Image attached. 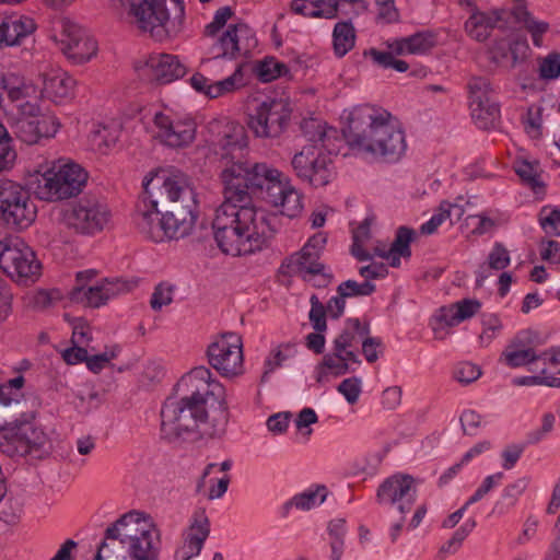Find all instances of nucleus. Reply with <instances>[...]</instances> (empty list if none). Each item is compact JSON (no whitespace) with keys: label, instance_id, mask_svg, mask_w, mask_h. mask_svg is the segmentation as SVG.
<instances>
[{"label":"nucleus","instance_id":"nucleus-1","mask_svg":"<svg viewBox=\"0 0 560 560\" xmlns=\"http://www.w3.org/2000/svg\"><path fill=\"white\" fill-rule=\"evenodd\" d=\"M179 397H168L161 409V433L168 441L215 438L224 433L229 407L224 387L206 366L184 375Z\"/></svg>","mask_w":560,"mask_h":560},{"label":"nucleus","instance_id":"nucleus-2","mask_svg":"<svg viewBox=\"0 0 560 560\" xmlns=\"http://www.w3.org/2000/svg\"><path fill=\"white\" fill-rule=\"evenodd\" d=\"M133 220L153 242L188 236L198 218L192 179L180 171L162 172L143 183Z\"/></svg>","mask_w":560,"mask_h":560},{"label":"nucleus","instance_id":"nucleus-3","mask_svg":"<svg viewBox=\"0 0 560 560\" xmlns=\"http://www.w3.org/2000/svg\"><path fill=\"white\" fill-rule=\"evenodd\" d=\"M212 231L222 253L248 255L267 247L279 231V217L256 208L245 185L224 186Z\"/></svg>","mask_w":560,"mask_h":560},{"label":"nucleus","instance_id":"nucleus-4","mask_svg":"<svg viewBox=\"0 0 560 560\" xmlns=\"http://www.w3.org/2000/svg\"><path fill=\"white\" fill-rule=\"evenodd\" d=\"M390 114L380 113L370 105L354 107L348 116L343 136L352 150L395 162L406 151L404 131L390 120Z\"/></svg>","mask_w":560,"mask_h":560},{"label":"nucleus","instance_id":"nucleus-5","mask_svg":"<svg viewBox=\"0 0 560 560\" xmlns=\"http://www.w3.org/2000/svg\"><path fill=\"white\" fill-rule=\"evenodd\" d=\"M160 532L150 516L130 511L108 526L94 560H159Z\"/></svg>","mask_w":560,"mask_h":560},{"label":"nucleus","instance_id":"nucleus-6","mask_svg":"<svg viewBox=\"0 0 560 560\" xmlns=\"http://www.w3.org/2000/svg\"><path fill=\"white\" fill-rule=\"evenodd\" d=\"M217 133L212 140L214 152L222 164L221 179L224 186L246 185L260 163L250 164L246 159L247 135L245 128L236 122L211 125Z\"/></svg>","mask_w":560,"mask_h":560},{"label":"nucleus","instance_id":"nucleus-7","mask_svg":"<svg viewBox=\"0 0 560 560\" xmlns=\"http://www.w3.org/2000/svg\"><path fill=\"white\" fill-rule=\"evenodd\" d=\"M121 3L136 26L159 42L174 37L183 30V0H121Z\"/></svg>","mask_w":560,"mask_h":560},{"label":"nucleus","instance_id":"nucleus-8","mask_svg":"<svg viewBox=\"0 0 560 560\" xmlns=\"http://www.w3.org/2000/svg\"><path fill=\"white\" fill-rule=\"evenodd\" d=\"M279 177L278 170L271 168L267 164H259L245 187L252 197L261 194L266 202L281 209V214L290 219L296 218L303 211V196L294 187L280 180Z\"/></svg>","mask_w":560,"mask_h":560},{"label":"nucleus","instance_id":"nucleus-9","mask_svg":"<svg viewBox=\"0 0 560 560\" xmlns=\"http://www.w3.org/2000/svg\"><path fill=\"white\" fill-rule=\"evenodd\" d=\"M88 180V173L72 162L56 164L36 176L34 194L45 201H60L78 196Z\"/></svg>","mask_w":560,"mask_h":560},{"label":"nucleus","instance_id":"nucleus-10","mask_svg":"<svg viewBox=\"0 0 560 560\" xmlns=\"http://www.w3.org/2000/svg\"><path fill=\"white\" fill-rule=\"evenodd\" d=\"M37 209L28 189L11 179H0V223L10 230L28 228Z\"/></svg>","mask_w":560,"mask_h":560},{"label":"nucleus","instance_id":"nucleus-11","mask_svg":"<svg viewBox=\"0 0 560 560\" xmlns=\"http://www.w3.org/2000/svg\"><path fill=\"white\" fill-rule=\"evenodd\" d=\"M110 215L107 205L100 198L84 196L63 211V222L77 233L92 235L105 229Z\"/></svg>","mask_w":560,"mask_h":560},{"label":"nucleus","instance_id":"nucleus-12","mask_svg":"<svg viewBox=\"0 0 560 560\" xmlns=\"http://www.w3.org/2000/svg\"><path fill=\"white\" fill-rule=\"evenodd\" d=\"M291 114L287 100L268 98L248 115L247 126L258 138H278L288 128Z\"/></svg>","mask_w":560,"mask_h":560},{"label":"nucleus","instance_id":"nucleus-13","mask_svg":"<svg viewBox=\"0 0 560 560\" xmlns=\"http://www.w3.org/2000/svg\"><path fill=\"white\" fill-rule=\"evenodd\" d=\"M0 268L19 282H34L40 275L42 265L35 253L24 243L0 242Z\"/></svg>","mask_w":560,"mask_h":560},{"label":"nucleus","instance_id":"nucleus-14","mask_svg":"<svg viewBox=\"0 0 560 560\" xmlns=\"http://www.w3.org/2000/svg\"><path fill=\"white\" fill-rule=\"evenodd\" d=\"M209 364L222 376H235L243 371L241 338L234 334H223L207 349Z\"/></svg>","mask_w":560,"mask_h":560},{"label":"nucleus","instance_id":"nucleus-15","mask_svg":"<svg viewBox=\"0 0 560 560\" xmlns=\"http://www.w3.org/2000/svg\"><path fill=\"white\" fill-rule=\"evenodd\" d=\"M60 24V36L57 39L60 50L75 63L89 61L96 54V42L69 19H62Z\"/></svg>","mask_w":560,"mask_h":560},{"label":"nucleus","instance_id":"nucleus-16","mask_svg":"<svg viewBox=\"0 0 560 560\" xmlns=\"http://www.w3.org/2000/svg\"><path fill=\"white\" fill-rule=\"evenodd\" d=\"M468 89L472 117L480 122V127L488 128L500 117V107L493 98L491 83L485 77H472Z\"/></svg>","mask_w":560,"mask_h":560},{"label":"nucleus","instance_id":"nucleus-17","mask_svg":"<svg viewBox=\"0 0 560 560\" xmlns=\"http://www.w3.org/2000/svg\"><path fill=\"white\" fill-rule=\"evenodd\" d=\"M153 124L159 130L155 138L171 148L187 147L196 137V124L191 119L174 121L160 112L155 114Z\"/></svg>","mask_w":560,"mask_h":560},{"label":"nucleus","instance_id":"nucleus-18","mask_svg":"<svg viewBox=\"0 0 560 560\" xmlns=\"http://www.w3.org/2000/svg\"><path fill=\"white\" fill-rule=\"evenodd\" d=\"M249 33V27L244 23L229 25L211 47L213 58L236 59L240 56H245L249 51V45L243 44L241 38Z\"/></svg>","mask_w":560,"mask_h":560},{"label":"nucleus","instance_id":"nucleus-19","mask_svg":"<svg viewBox=\"0 0 560 560\" xmlns=\"http://www.w3.org/2000/svg\"><path fill=\"white\" fill-rule=\"evenodd\" d=\"M387 51H382L376 48H370L364 51L365 57H370L373 63L377 67L388 69L392 68L398 72H406L409 69V63L401 59H396L395 56H402L409 54V45L407 37L395 38L385 43Z\"/></svg>","mask_w":560,"mask_h":560},{"label":"nucleus","instance_id":"nucleus-20","mask_svg":"<svg viewBox=\"0 0 560 560\" xmlns=\"http://www.w3.org/2000/svg\"><path fill=\"white\" fill-rule=\"evenodd\" d=\"M505 15V9H494L490 12H482L477 7H474L470 16L465 23V31L471 38L478 42H485L489 38L491 31L499 22H506Z\"/></svg>","mask_w":560,"mask_h":560},{"label":"nucleus","instance_id":"nucleus-21","mask_svg":"<svg viewBox=\"0 0 560 560\" xmlns=\"http://www.w3.org/2000/svg\"><path fill=\"white\" fill-rule=\"evenodd\" d=\"M152 80L166 84L185 75L186 68L176 56L161 54L151 56L147 62Z\"/></svg>","mask_w":560,"mask_h":560},{"label":"nucleus","instance_id":"nucleus-22","mask_svg":"<svg viewBox=\"0 0 560 560\" xmlns=\"http://www.w3.org/2000/svg\"><path fill=\"white\" fill-rule=\"evenodd\" d=\"M415 493V479L410 475L397 474L384 480L378 487L376 497L381 503L394 504Z\"/></svg>","mask_w":560,"mask_h":560},{"label":"nucleus","instance_id":"nucleus-23","mask_svg":"<svg viewBox=\"0 0 560 560\" xmlns=\"http://www.w3.org/2000/svg\"><path fill=\"white\" fill-rule=\"evenodd\" d=\"M36 30L33 19L27 16H8L0 23V47L20 45L23 38Z\"/></svg>","mask_w":560,"mask_h":560},{"label":"nucleus","instance_id":"nucleus-24","mask_svg":"<svg viewBox=\"0 0 560 560\" xmlns=\"http://www.w3.org/2000/svg\"><path fill=\"white\" fill-rule=\"evenodd\" d=\"M320 255L314 249L303 246L300 252L290 256L288 268L292 272L301 275L303 280H311L307 275L320 273L325 269L324 264L319 261Z\"/></svg>","mask_w":560,"mask_h":560},{"label":"nucleus","instance_id":"nucleus-25","mask_svg":"<svg viewBox=\"0 0 560 560\" xmlns=\"http://www.w3.org/2000/svg\"><path fill=\"white\" fill-rule=\"evenodd\" d=\"M368 335H370L369 323L362 325L359 318H349L345 329L334 340V350L343 353L358 342L357 337L363 338Z\"/></svg>","mask_w":560,"mask_h":560},{"label":"nucleus","instance_id":"nucleus-26","mask_svg":"<svg viewBox=\"0 0 560 560\" xmlns=\"http://www.w3.org/2000/svg\"><path fill=\"white\" fill-rule=\"evenodd\" d=\"M480 306L481 303L478 300H462L454 303L448 310L443 307L441 310V320L447 326L453 327L472 317L479 311Z\"/></svg>","mask_w":560,"mask_h":560},{"label":"nucleus","instance_id":"nucleus-27","mask_svg":"<svg viewBox=\"0 0 560 560\" xmlns=\"http://www.w3.org/2000/svg\"><path fill=\"white\" fill-rule=\"evenodd\" d=\"M20 438L18 419L13 417L10 424L0 429V451L10 457L25 456L26 448H23L24 444L21 443Z\"/></svg>","mask_w":560,"mask_h":560},{"label":"nucleus","instance_id":"nucleus-28","mask_svg":"<svg viewBox=\"0 0 560 560\" xmlns=\"http://www.w3.org/2000/svg\"><path fill=\"white\" fill-rule=\"evenodd\" d=\"M74 85L75 80L66 72L44 74V90L55 101L70 96Z\"/></svg>","mask_w":560,"mask_h":560},{"label":"nucleus","instance_id":"nucleus-29","mask_svg":"<svg viewBox=\"0 0 560 560\" xmlns=\"http://www.w3.org/2000/svg\"><path fill=\"white\" fill-rule=\"evenodd\" d=\"M210 528L207 517L195 520V523L188 529L186 537V548L184 560H190L194 556L199 555L205 540L209 536Z\"/></svg>","mask_w":560,"mask_h":560},{"label":"nucleus","instance_id":"nucleus-30","mask_svg":"<svg viewBox=\"0 0 560 560\" xmlns=\"http://www.w3.org/2000/svg\"><path fill=\"white\" fill-rule=\"evenodd\" d=\"M104 292L103 283L89 288H84V285H75L70 291L69 296L72 302L82 304L83 306L100 307L108 301Z\"/></svg>","mask_w":560,"mask_h":560},{"label":"nucleus","instance_id":"nucleus-31","mask_svg":"<svg viewBox=\"0 0 560 560\" xmlns=\"http://www.w3.org/2000/svg\"><path fill=\"white\" fill-rule=\"evenodd\" d=\"M18 428L21 443L24 444L23 448H26V455L40 451L47 443V435L34 423L18 420Z\"/></svg>","mask_w":560,"mask_h":560},{"label":"nucleus","instance_id":"nucleus-32","mask_svg":"<svg viewBox=\"0 0 560 560\" xmlns=\"http://www.w3.org/2000/svg\"><path fill=\"white\" fill-rule=\"evenodd\" d=\"M522 341L514 339L502 352L505 363L511 368H520L542 359L533 348H521Z\"/></svg>","mask_w":560,"mask_h":560},{"label":"nucleus","instance_id":"nucleus-33","mask_svg":"<svg viewBox=\"0 0 560 560\" xmlns=\"http://www.w3.org/2000/svg\"><path fill=\"white\" fill-rule=\"evenodd\" d=\"M415 236V230L407 226H399L390 248L388 250H377V256L389 259L390 254H398V256L409 258L411 256L410 243L413 241Z\"/></svg>","mask_w":560,"mask_h":560},{"label":"nucleus","instance_id":"nucleus-34","mask_svg":"<svg viewBox=\"0 0 560 560\" xmlns=\"http://www.w3.org/2000/svg\"><path fill=\"white\" fill-rule=\"evenodd\" d=\"M334 49L339 57L345 56L354 46L355 32L351 22H338L335 25Z\"/></svg>","mask_w":560,"mask_h":560},{"label":"nucleus","instance_id":"nucleus-35","mask_svg":"<svg viewBox=\"0 0 560 560\" xmlns=\"http://www.w3.org/2000/svg\"><path fill=\"white\" fill-rule=\"evenodd\" d=\"M410 55H425L436 46L438 35L432 30L417 32L407 36Z\"/></svg>","mask_w":560,"mask_h":560},{"label":"nucleus","instance_id":"nucleus-36","mask_svg":"<svg viewBox=\"0 0 560 560\" xmlns=\"http://www.w3.org/2000/svg\"><path fill=\"white\" fill-rule=\"evenodd\" d=\"M332 162L325 155L314 159L312 172L307 182L314 187L326 186L332 177Z\"/></svg>","mask_w":560,"mask_h":560},{"label":"nucleus","instance_id":"nucleus-37","mask_svg":"<svg viewBox=\"0 0 560 560\" xmlns=\"http://www.w3.org/2000/svg\"><path fill=\"white\" fill-rule=\"evenodd\" d=\"M242 66H238L234 73L229 78L211 83L207 89V96L217 98L228 93H232L243 85Z\"/></svg>","mask_w":560,"mask_h":560},{"label":"nucleus","instance_id":"nucleus-38","mask_svg":"<svg viewBox=\"0 0 560 560\" xmlns=\"http://www.w3.org/2000/svg\"><path fill=\"white\" fill-rule=\"evenodd\" d=\"M318 495L320 497V503L326 500L327 489L325 486H317L314 491H306L294 495L291 501L285 503L284 510L288 512L291 506L301 510H310L315 505Z\"/></svg>","mask_w":560,"mask_h":560},{"label":"nucleus","instance_id":"nucleus-39","mask_svg":"<svg viewBox=\"0 0 560 560\" xmlns=\"http://www.w3.org/2000/svg\"><path fill=\"white\" fill-rule=\"evenodd\" d=\"M289 72L288 67L275 58H266L256 66V73L261 82H270Z\"/></svg>","mask_w":560,"mask_h":560},{"label":"nucleus","instance_id":"nucleus-40","mask_svg":"<svg viewBox=\"0 0 560 560\" xmlns=\"http://www.w3.org/2000/svg\"><path fill=\"white\" fill-rule=\"evenodd\" d=\"M453 210L458 212L457 220H459L464 213L463 208L457 205L442 202L440 206V212L434 214L428 222L422 224L420 232L425 235L433 234L446 218H451Z\"/></svg>","mask_w":560,"mask_h":560},{"label":"nucleus","instance_id":"nucleus-41","mask_svg":"<svg viewBox=\"0 0 560 560\" xmlns=\"http://www.w3.org/2000/svg\"><path fill=\"white\" fill-rule=\"evenodd\" d=\"M13 133L26 144H35L38 142L36 133L35 118L19 117L11 126Z\"/></svg>","mask_w":560,"mask_h":560},{"label":"nucleus","instance_id":"nucleus-42","mask_svg":"<svg viewBox=\"0 0 560 560\" xmlns=\"http://www.w3.org/2000/svg\"><path fill=\"white\" fill-rule=\"evenodd\" d=\"M319 377L318 381L322 380V375L325 374V370L330 371L335 376H340L346 374L349 371V364L345 362L342 353H338V351L334 350L332 353H327L323 357V360L319 364Z\"/></svg>","mask_w":560,"mask_h":560},{"label":"nucleus","instance_id":"nucleus-43","mask_svg":"<svg viewBox=\"0 0 560 560\" xmlns=\"http://www.w3.org/2000/svg\"><path fill=\"white\" fill-rule=\"evenodd\" d=\"M9 387H0V429L10 424V420L20 410V400L9 396Z\"/></svg>","mask_w":560,"mask_h":560},{"label":"nucleus","instance_id":"nucleus-44","mask_svg":"<svg viewBox=\"0 0 560 560\" xmlns=\"http://www.w3.org/2000/svg\"><path fill=\"white\" fill-rule=\"evenodd\" d=\"M374 291L375 284L370 281L358 283L354 280H347L341 282L337 288V293L342 294V296H346V299L352 296H368L371 295Z\"/></svg>","mask_w":560,"mask_h":560},{"label":"nucleus","instance_id":"nucleus-45","mask_svg":"<svg viewBox=\"0 0 560 560\" xmlns=\"http://www.w3.org/2000/svg\"><path fill=\"white\" fill-rule=\"evenodd\" d=\"M539 77L544 80H555L560 77V54L550 52L539 65Z\"/></svg>","mask_w":560,"mask_h":560},{"label":"nucleus","instance_id":"nucleus-46","mask_svg":"<svg viewBox=\"0 0 560 560\" xmlns=\"http://www.w3.org/2000/svg\"><path fill=\"white\" fill-rule=\"evenodd\" d=\"M310 302H311V306H312L311 311H310V315H308L310 320L312 322L313 328L315 331L323 332L327 328V324H326L327 310L315 294H313L311 296Z\"/></svg>","mask_w":560,"mask_h":560},{"label":"nucleus","instance_id":"nucleus-47","mask_svg":"<svg viewBox=\"0 0 560 560\" xmlns=\"http://www.w3.org/2000/svg\"><path fill=\"white\" fill-rule=\"evenodd\" d=\"M294 343H283L280 345L273 352V355L271 359H268L265 363V371L261 375V382H266L268 375L278 366H281L283 361H285L289 358L290 350L294 349Z\"/></svg>","mask_w":560,"mask_h":560},{"label":"nucleus","instance_id":"nucleus-48","mask_svg":"<svg viewBox=\"0 0 560 560\" xmlns=\"http://www.w3.org/2000/svg\"><path fill=\"white\" fill-rule=\"evenodd\" d=\"M174 287L166 283H160L155 287L150 300V305L154 311H160L163 306L168 305L173 301Z\"/></svg>","mask_w":560,"mask_h":560},{"label":"nucleus","instance_id":"nucleus-49","mask_svg":"<svg viewBox=\"0 0 560 560\" xmlns=\"http://www.w3.org/2000/svg\"><path fill=\"white\" fill-rule=\"evenodd\" d=\"M35 125L38 141L42 138L54 137L60 127L57 118L50 115H42L40 117L35 118Z\"/></svg>","mask_w":560,"mask_h":560},{"label":"nucleus","instance_id":"nucleus-50","mask_svg":"<svg viewBox=\"0 0 560 560\" xmlns=\"http://www.w3.org/2000/svg\"><path fill=\"white\" fill-rule=\"evenodd\" d=\"M310 3L313 7L311 18L332 19L337 15L338 0H315Z\"/></svg>","mask_w":560,"mask_h":560},{"label":"nucleus","instance_id":"nucleus-51","mask_svg":"<svg viewBox=\"0 0 560 560\" xmlns=\"http://www.w3.org/2000/svg\"><path fill=\"white\" fill-rule=\"evenodd\" d=\"M314 159L315 158L310 156L304 151H301L293 156L291 164L300 178L304 180L308 179L310 174L312 172Z\"/></svg>","mask_w":560,"mask_h":560},{"label":"nucleus","instance_id":"nucleus-52","mask_svg":"<svg viewBox=\"0 0 560 560\" xmlns=\"http://www.w3.org/2000/svg\"><path fill=\"white\" fill-rule=\"evenodd\" d=\"M102 283L104 285V294H106L108 300L118 294L130 292L136 287V282L121 279H105Z\"/></svg>","mask_w":560,"mask_h":560},{"label":"nucleus","instance_id":"nucleus-53","mask_svg":"<svg viewBox=\"0 0 560 560\" xmlns=\"http://www.w3.org/2000/svg\"><path fill=\"white\" fill-rule=\"evenodd\" d=\"M488 260L491 269L502 270L510 265V254L501 243H497L490 252Z\"/></svg>","mask_w":560,"mask_h":560},{"label":"nucleus","instance_id":"nucleus-54","mask_svg":"<svg viewBox=\"0 0 560 560\" xmlns=\"http://www.w3.org/2000/svg\"><path fill=\"white\" fill-rule=\"evenodd\" d=\"M301 129L304 136L311 142L324 141L326 137V130L319 121L316 119H305L301 124Z\"/></svg>","mask_w":560,"mask_h":560},{"label":"nucleus","instance_id":"nucleus-55","mask_svg":"<svg viewBox=\"0 0 560 560\" xmlns=\"http://www.w3.org/2000/svg\"><path fill=\"white\" fill-rule=\"evenodd\" d=\"M480 375V368L470 362L460 363L454 372V377L463 384H469L476 381Z\"/></svg>","mask_w":560,"mask_h":560},{"label":"nucleus","instance_id":"nucleus-56","mask_svg":"<svg viewBox=\"0 0 560 560\" xmlns=\"http://www.w3.org/2000/svg\"><path fill=\"white\" fill-rule=\"evenodd\" d=\"M232 15L233 11L230 7L219 9L214 14L213 21L206 26L205 34L207 36H214Z\"/></svg>","mask_w":560,"mask_h":560},{"label":"nucleus","instance_id":"nucleus-57","mask_svg":"<svg viewBox=\"0 0 560 560\" xmlns=\"http://www.w3.org/2000/svg\"><path fill=\"white\" fill-rule=\"evenodd\" d=\"M360 383L358 377L346 378L339 384L338 392L346 397L349 404H354L361 393Z\"/></svg>","mask_w":560,"mask_h":560},{"label":"nucleus","instance_id":"nucleus-58","mask_svg":"<svg viewBox=\"0 0 560 560\" xmlns=\"http://www.w3.org/2000/svg\"><path fill=\"white\" fill-rule=\"evenodd\" d=\"M378 7L377 20L384 23H395L399 21V11L394 2H385L383 0H375Z\"/></svg>","mask_w":560,"mask_h":560},{"label":"nucleus","instance_id":"nucleus-59","mask_svg":"<svg viewBox=\"0 0 560 560\" xmlns=\"http://www.w3.org/2000/svg\"><path fill=\"white\" fill-rule=\"evenodd\" d=\"M88 350L82 345H73V347L63 350L62 359L71 365L85 362L88 360Z\"/></svg>","mask_w":560,"mask_h":560},{"label":"nucleus","instance_id":"nucleus-60","mask_svg":"<svg viewBox=\"0 0 560 560\" xmlns=\"http://www.w3.org/2000/svg\"><path fill=\"white\" fill-rule=\"evenodd\" d=\"M517 175L526 182L528 185H530L533 188L537 186H541L542 184L539 180V176L534 167L533 164L528 162H523L517 168H516Z\"/></svg>","mask_w":560,"mask_h":560},{"label":"nucleus","instance_id":"nucleus-61","mask_svg":"<svg viewBox=\"0 0 560 560\" xmlns=\"http://www.w3.org/2000/svg\"><path fill=\"white\" fill-rule=\"evenodd\" d=\"M382 346V341L378 338L366 337L362 338V352L368 362L373 363L378 359L377 348Z\"/></svg>","mask_w":560,"mask_h":560},{"label":"nucleus","instance_id":"nucleus-62","mask_svg":"<svg viewBox=\"0 0 560 560\" xmlns=\"http://www.w3.org/2000/svg\"><path fill=\"white\" fill-rule=\"evenodd\" d=\"M503 477L502 472H497L494 475L488 476L483 483L476 490L474 495L469 498L467 501V504H472L479 500H481L494 486V483L499 480H501Z\"/></svg>","mask_w":560,"mask_h":560},{"label":"nucleus","instance_id":"nucleus-63","mask_svg":"<svg viewBox=\"0 0 560 560\" xmlns=\"http://www.w3.org/2000/svg\"><path fill=\"white\" fill-rule=\"evenodd\" d=\"M92 337L90 336V327L82 319L78 320L73 326L71 341L73 345L88 346Z\"/></svg>","mask_w":560,"mask_h":560},{"label":"nucleus","instance_id":"nucleus-64","mask_svg":"<svg viewBox=\"0 0 560 560\" xmlns=\"http://www.w3.org/2000/svg\"><path fill=\"white\" fill-rule=\"evenodd\" d=\"M290 417V412H279L272 415L267 420V427L271 432L283 433L289 425Z\"/></svg>","mask_w":560,"mask_h":560}]
</instances>
